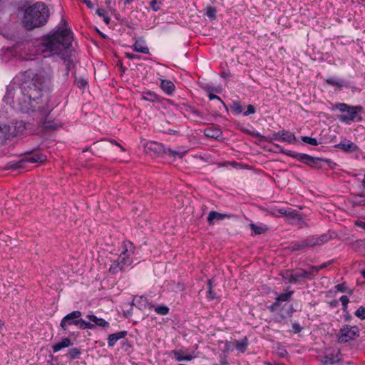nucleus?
I'll use <instances>...</instances> for the list:
<instances>
[{"instance_id": "obj_1", "label": "nucleus", "mask_w": 365, "mask_h": 365, "mask_svg": "<svg viewBox=\"0 0 365 365\" xmlns=\"http://www.w3.org/2000/svg\"><path fill=\"white\" fill-rule=\"evenodd\" d=\"M72 41V32L67 28L66 22L62 21L53 34L44 36L36 45L24 47L27 53L21 57L25 61L34 60L37 56L46 58L61 55L62 58H65L64 53L70 48Z\"/></svg>"}, {"instance_id": "obj_2", "label": "nucleus", "mask_w": 365, "mask_h": 365, "mask_svg": "<svg viewBox=\"0 0 365 365\" xmlns=\"http://www.w3.org/2000/svg\"><path fill=\"white\" fill-rule=\"evenodd\" d=\"M16 91L14 85H9L6 88V93L4 101L10 105L14 109L31 115L34 120L36 121L38 125L43 129L55 128L53 121L49 119V114L51 110L50 108H45L46 101L41 100L36 101L32 98L29 99L28 88L26 83L23 85L18 93V101H15Z\"/></svg>"}, {"instance_id": "obj_3", "label": "nucleus", "mask_w": 365, "mask_h": 365, "mask_svg": "<svg viewBox=\"0 0 365 365\" xmlns=\"http://www.w3.org/2000/svg\"><path fill=\"white\" fill-rule=\"evenodd\" d=\"M53 77V71L50 66L46 65L43 67L38 68L33 74L32 81L29 85H26L28 88L29 99L32 98L36 101L43 100L46 101L43 105L45 108H49L47 106V99L41 98V91L46 87L51 82Z\"/></svg>"}, {"instance_id": "obj_4", "label": "nucleus", "mask_w": 365, "mask_h": 365, "mask_svg": "<svg viewBox=\"0 0 365 365\" xmlns=\"http://www.w3.org/2000/svg\"><path fill=\"white\" fill-rule=\"evenodd\" d=\"M48 16L49 11L46 5L37 2L25 9L22 23L26 29L31 30L45 24Z\"/></svg>"}, {"instance_id": "obj_5", "label": "nucleus", "mask_w": 365, "mask_h": 365, "mask_svg": "<svg viewBox=\"0 0 365 365\" xmlns=\"http://www.w3.org/2000/svg\"><path fill=\"white\" fill-rule=\"evenodd\" d=\"M135 260V247L130 242H125L120 248V255L110 259L108 272L111 274L123 271Z\"/></svg>"}, {"instance_id": "obj_6", "label": "nucleus", "mask_w": 365, "mask_h": 365, "mask_svg": "<svg viewBox=\"0 0 365 365\" xmlns=\"http://www.w3.org/2000/svg\"><path fill=\"white\" fill-rule=\"evenodd\" d=\"M332 110H338L341 114L339 115V120L346 124L354 121H361L363 108L360 106H350L344 103H338L332 106Z\"/></svg>"}, {"instance_id": "obj_7", "label": "nucleus", "mask_w": 365, "mask_h": 365, "mask_svg": "<svg viewBox=\"0 0 365 365\" xmlns=\"http://www.w3.org/2000/svg\"><path fill=\"white\" fill-rule=\"evenodd\" d=\"M81 312L80 311H73L66 315L61 322V327L66 331L68 327L76 325L81 329L91 328L92 326L86 324V321L81 319Z\"/></svg>"}, {"instance_id": "obj_8", "label": "nucleus", "mask_w": 365, "mask_h": 365, "mask_svg": "<svg viewBox=\"0 0 365 365\" xmlns=\"http://www.w3.org/2000/svg\"><path fill=\"white\" fill-rule=\"evenodd\" d=\"M46 160V156L41 153H34L31 155H28L24 157V158L19 160H15L10 162L8 165V169H19L24 168L26 167V164L28 163H43Z\"/></svg>"}, {"instance_id": "obj_9", "label": "nucleus", "mask_w": 365, "mask_h": 365, "mask_svg": "<svg viewBox=\"0 0 365 365\" xmlns=\"http://www.w3.org/2000/svg\"><path fill=\"white\" fill-rule=\"evenodd\" d=\"M359 335V329L356 326L344 325L340 330L339 340L340 342H348L354 340Z\"/></svg>"}, {"instance_id": "obj_10", "label": "nucleus", "mask_w": 365, "mask_h": 365, "mask_svg": "<svg viewBox=\"0 0 365 365\" xmlns=\"http://www.w3.org/2000/svg\"><path fill=\"white\" fill-rule=\"evenodd\" d=\"M293 156L312 168H319L322 167V162L323 161L322 158L312 157L304 153H297Z\"/></svg>"}, {"instance_id": "obj_11", "label": "nucleus", "mask_w": 365, "mask_h": 365, "mask_svg": "<svg viewBox=\"0 0 365 365\" xmlns=\"http://www.w3.org/2000/svg\"><path fill=\"white\" fill-rule=\"evenodd\" d=\"M86 318L88 319V322H86V324L91 325V329H93L95 327L98 326L101 327H108L109 326V323L104 320L102 318H98L96 316L90 314L86 316Z\"/></svg>"}, {"instance_id": "obj_12", "label": "nucleus", "mask_w": 365, "mask_h": 365, "mask_svg": "<svg viewBox=\"0 0 365 365\" xmlns=\"http://www.w3.org/2000/svg\"><path fill=\"white\" fill-rule=\"evenodd\" d=\"M233 215L231 214L220 213L216 211H211L207 216V222L210 225L215 224V221H221L225 218H230Z\"/></svg>"}, {"instance_id": "obj_13", "label": "nucleus", "mask_w": 365, "mask_h": 365, "mask_svg": "<svg viewBox=\"0 0 365 365\" xmlns=\"http://www.w3.org/2000/svg\"><path fill=\"white\" fill-rule=\"evenodd\" d=\"M293 294L292 291L288 292L287 293L280 294L277 298L273 304L269 307V309L271 311L277 310L280 304L284 302H289L291 299V297Z\"/></svg>"}, {"instance_id": "obj_14", "label": "nucleus", "mask_w": 365, "mask_h": 365, "mask_svg": "<svg viewBox=\"0 0 365 365\" xmlns=\"http://www.w3.org/2000/svg\"><path fill=\"white\" fill-rule=\"evenodd\" d=\"M285 278L287 279L290 283H297L302 278H307V273L306 270L290 273L287 272Z\"/></svg>"}, {"instance_id": "obj_15", "label": "nucleus", "mask_w": 365, "mask_h": 365, "mask_svg": "<svg viewBox=\"0 0 365 365\" xmlns=\"http://www.w3.org/2000/svg\"><path fill=\"white\" fill-rule=\"evenodd\" d=\"M145 150L147 153L153 152L155 154H160L161 153H165V148L161 143L149 142L145 145Z\"/></svg>"}, {"instance_id": "obj_16", "label": "nucleus", "mask_w": 365, "mask_h": 365, "mask_svg": "<svg viewBox=\"0 0 365 365\" xmlns=\"http://www.w3.org/2000/svg\"><path fill=\"white\" fill-rule=\"evenodd\" d=\"M140 99L150 103H156L160 101V97L151 91L141 92Z\"/></svg>"}, {"instance_id": "obj_17", "label": "nucleus", "mask_w": 365, "mask_h": 365, "mask_svg": "<svg viewBox=\"0 0 365 365\" xmlns=\"http://www.w3.org/2000/svg\"><path fill=\"white\" fill-rule=\"evenodd\" d=\"M160 86L163 92L169 96L172 95L175 88L174 83L170 80H164L160 78Z\"/></svg>"}, {"instance_id": "obj_18", "label": "nucleus", "mask_w": 365, "mask_h": 365, "mask_svg": "<svg viewBox=\"0 0 365 365\" xmlns=\"http://www.w3.org/2000/svg\"><path fill=\"white\" fill-rule=\"evenodd\" d=\"M327 241V237L326 235H323L319 237H310L305 240H303V242H304L305 247H313L317 245L322 244Z\"/></svg>"}, {"instance_id": "obj_19", "label": "nucleus", "mask_w": 365, "mask_h": 365, "mask_svg": "<svg viewBox=\"0 0 365 365\" xmlns=\"http://www.w3.org/2000/svg\"><path fill=\"white\" fill-rule=\"evenodd\" d=\"M133 304L137 305L140 309L148 308L152 309L154 305L152 303L148 302L146 297L143 296L137 297L133 299Z\"/></svg>"}, {"instance_id": "obj_20", "label": "nucleus", "mask_w": 365, "mask_h": 365, "mask_svg": "<svg viewBox=\"0 0 365 365\" xmlns=\"http://www.w3.org/2000/svg\"><path fill=\"white\" fill-rule=\"evenodd\" d=\"M127 335L126 331H121L117 333L110 334L108 338V345L110 347L113 346L115 343L120 339L124 338Z\"/></svg>"}, {"instance_id": "obj_21", "label": "nucleus", "mask_w": 365, "mask_h": 365, "mask_svg": "<svg viewBox=\"0 0 365 365\" xmlns=\"http://www.w3.org/2000/svg\"><path fill=\"white\" fill-rule=\"evenodd\" d=\"M133 50L136 52L148 54L149 53V48L146 45L145 42L143 40L138 39L135 41V43L133 46Z\"/></svg>"}, {"instance_id": "obj_22", "label": "nucleus", "mask_w": 365, "mask_h": 365, "mask_svg": "<svg viewBox=\"0 0 365 365\" xmlns=\"http://www.w3.org/2000/svg\"><path fill=\"white\" fill-rule=\"evenodd\" d=\"M204 133L205 136L213 139H218L222 134L220 128L215 127H209L206 128Z\"/></svg>"}, {"instance_id": "obj_23", "label": "nucleus", "mask_w": 365, "mask_h": 365, "mask_svg": "<svg viewBox=\"0 0 365 365\" xmlns=\"http://www.w3.org/2000/svg\"><path fill=\"white\" fill-rule=\"evenodd\" d=\"M3 129V137L9 138L10 136H16L17 135L16 130L15 128L14 121L11 122L10 124L4 125L2 127Z\"/></svg>"}, {"instance_id": "obj_24", "label": "nucleus", "mask_w": 365, "mask_h": 365, "mask_svg": "<svg viewBox=\"0 0 365 365\" xmlns=\"http://www.w3.org/2000/svg\"><path fill=\"white\" fill-rule=\"evenodd\" d=\"M72 344L71 340L68 338H63L59 342L53 344L52 349L54 353L61 351L64 348H67Z\"/></svg>"}, {"instance_id": "obj_25", "label": "nucleus", "mask_w": 365, "mask_h": 365, "mask_svg": "<svg viewBox=\"0 0 365 365\" xmlns=\"http://www.w3.org/2000/svg\"><path fill=\"white\" fill-rule=\"evenodd\" d=\"M336 147L346 152H354L357 149V146L349 140L342 141Z\"/></svg>"}, {"instance_id": "obj_26", "label": "nucleus", "mask_w": 365, "mask_h": 365, "mask_svg": "<svg viewBox=\"0 0 365 365\" xmlns=\"http://www.w3.org/2000/svg\"><path fill=\"white\" fill-rule=\"evenodd\" d=\"M204 89L206 91V93H207L208 98L210 101L218 100L221 103H223V102L222 101V100L220 99V98L219 96L212 93V92L220 93V88L219 87L212 88L211 86H205L204 88Z\"/></svg>"}, {"instance_id": "obj_27", "label": "nucleus", "mask_w": 365, "mask_h": 365, "mask_svg": "<svg viewBox=\"0 0 365 365\" xmlns=\"http://www.w3.org/2000/svg\"><path fill=\"white\" fill-rule=\"evenodd\" d=\"M172 354L178 361H190L194 358L191 354L183 355L182 350H173L172 351Z\"/></svg>"}, {"instance_id": "obj_28", "label": "nucleus", "mask_w": 365, "mask_h": 365, "mask_svg": "<svg viewBox=\"0 0 365 365\" xmlns=\"http://www.w3.org/2000/svg\"><path fill=\"white\" fill-rule=\"evenodd\" d=\"M325 82L330 86H336L339 88L346 86V83L344 81L335 77L326 78Z\"/></svg>"}, {"instance_id": "obj_29", "label": "nucleus", "mask_w": 365, "mask_h": 365, "mask_svg": "<svg viewBox=\"0 0 365 365\" xmlns=\"http://www.w3.org/2000/svg\"><path fill=\"white\" fill-rule=\"evenodd\" d=\"M280 141L292 144L295 141V136L291 132L283 130L281 132Z\"/></svg>"}, {"instance_id": "obj_30", "label": "nucleus", "mask_w": 365, "mask_h": 365, "mask_svg": "<svg viewBox=\"0 0 365 365\" xmlns=\"http://www.w3.org/2000/svg\"><path fill=\"white\" fill-rule=\"evenodd\" d=\"M351 200L354 205L365 206V195H353Z\"/></svg>"}, {"instance_id": "obj_31", "label": "nucleus", "mask_w": 365, "mask_h": 365, "mask_svg": "<svg viewBox=\"0 0 365 365\" xmlns=\"http://www.w3.org/2000/svg\"><path fill=\"white\" fill-rule=\"evenodd\" d=\"M14 124L17 135L22 134L27 129V126L29 125V124L24 123L23 120H15Z\"/></svg>"}, {"instance_id": "obj_32", "label": "nucleus", "mask_w": 365, "mask_h": 365, "mask_svg": "<svg viewBox=\"0 0 365 365\" xmlns=\"http://www.w3.org/2000/svg\"><path fill=\"white\" fill-rule=\"evenodd\" d=\"M235 344L237 350L240 353H244L247 348L248 341L247 338H244L241 341H236Z\"/></svg>"}, {"instance_id": "obj_33", "label": "nucleus", "mask_w": 365, "mask_h": 365, "mask_svg": "<svg viewBox=\"0 0 365 365\" xmlns=\"http://www.w3.org/2000/svg\"><path fill=\"white\" fill-rule=\"evenodd\" d=\"M165 153L168 155L170 157L181 158L185 155V154L186 153V151L180 152L177 150H172L170 148H167L165 150Z\"/></svg>"}, {"instance_id": "obj_34", "label": "nucleus", "mask_w": 365, "mask_h": 365, "mask_svg": "<svg viewBox=\"0 0 365 365\" xmlns=\"http://www.w3.org/2000/svg\"><path fill=\"white\" fill-rule=\"evenodd\" d=\"M153 308H154L155 312L162 316L167 315L169 313V307L165 304L158 305V306H154Z\"/></svg>"}, {"instance_id": "obj_35", "label": "nucleus", "mask_w": 365, "mask_h": 365, "mask_svg": "<svg viewBox=\"0 0 365 365\" xmlns=\"http://www.w3.org/2000/svg\"><path fill=\"white\" fill-rule=\"evenodd\" d=\"M302 140L304 143L312 145H318L319 143L317 138H311V137H308V136H303L302 138Z\"/></svg>"}, {"instance_id": "obj_36", "label": "nucleus", "mask_w": 365, "mask_h": 365, "mask_svg": "<svg viewBox=\"0 0 365 365\" xmlns=\"http://www.w3.org/2000/svg\"><path fill=\"white\" fill-rule=\"evenodd\" d=\"M81 355V351L78 348L71 349L68 352V356L72 359H77Z\"/></svg>"}, {"instance_id": "obj_37", "label": "nucleus", "mask_w": 365, "mask_h": 365, "mask_svg": "<svg viewBox=\"0 0 365 365\" xmlns=\"http://www.w3.org/2000/svg\"><path fill=\"white\" fill-rule=\"evenodd\" d=\"M232 111L235 114H240L242 112V108L240 103L233 102L231 106Z\"/></svg>"}, {"instance_id": "obj_38", "label": "nucleus", "mask_w": 365, "mask_h": 365, "mask_svg": "<svg viewBox=\"0 0 365 365\" xmlns=\"http://www.w3.org/2000/svg\"><path fill=\"white\" fill-rule=\"evenodd\" d=\"M356 317L359 318L360 319H365V307L361 306L359 307L356 312H354Z\"/></svg>"}, {"instance_id": "obj_39", "label": "nucleus", "mask_w": 365, "mask_h": 365, "mask_svg": "<svg viewBox=\"0 0 365 365\" xmlns=\"http://www.w3.org/2000/svg\"><path fill=\"white\" fill-rule=\"evenodd\" d=\"M217 11L214 7H208L206 9V15L210 19H215L216 17Z\"/></svg>"}, {"instance_id": "obj_40", "label": "nucleus", "mask_w": 365, "mask_h": 365, "mask_svg": "<svg viewBox=\"0 0 365 365\" xmlns=\"http://www.w3.org/2000/svg\"><path fill=\"white\" fill-rule=\"evenodd\" d=\"M160 0H153L150 4V7L155 11H158L160 9Z\"/></svg>"}, {"instance_id": "obj_41", "label": "nucleus", "mask_w": 365, "mask_h": 365, "mask_svg": "<svg viewBox=\"0 0 365 365\" xmlns=\"http://www.w3.org/2000/svg\"><path fill=\"white\" fill-rule=\"evenodd\" d=\"M305 245H304V242H303V241L302 242H297L294 244H293L292 246H291V249L292 250H302L304 248H305Z\"/></svg>"}, {"instance_id": "obj_42", "label": "nucleus", "mask_w": 365, "mask_h": 365, "mask_svg": "<svg viewBox=\"0 0 365 365\" xmlns=\"http://www.w3.org/2000/svg\"><path fill=\"white\" fill-rule=\"evenodd\" d=\"M250 227L255 234H261L264 232L265 229L262 227L257 226L254 224H251Z\"/></svg>"}, {"instance_id": "obj_43", "label": "nucleus", "mask_w": 365, "mask_h": 365, "mask_svg": "<svg viewBox=\"0 0 365 365\" xmlns=\"http://www.w3.org/2000/svg\"><path fill=\"white\" fill-rule=\"evenodd\" d=\"M307 273V278H310L311 276H314L317 272V268L316 266L311 267L309 270H306Z\"/></svg>"}, {"instance_id": "obj_44", "label": "nucleus", "mask_w": 365, "mask_h": 365, "mask_svg": "<svg viewBox=\"0 0 365 365\" xmlns=\"http://www.w3.org/2000/svg\"><path fill=\"white\" fill-rule=\"evenodd\" d=\"M233 350V344L230 341H226L224 348H223V352L227 353L230 351H232Z\"/></svg>"}, {"instance_id": "obj_45", "label": "nucleus", "mask_w": 365, "mask_h": 365, "mask_svg": "<svg viewBox=\"0 0 365 365\" xmlns=\"http://www.w3.org/2000/svg\"><path fill=\"white\" fill-rule=\"evenodd\" d=\"M341 304L344 307V309H346L347 307L348 303L349 302V298L347 296L343 295L339 299Z\"/></svg>"}, {"instance_id": "obj_46", "label": "nucleus", "mask_w": 365, "mask_h": 365, "mask_svg": "<svg viewBox=\"0 0 365 365\" xmlns=\"http://www.w3.org/2000/svg\"><path fill=\"white\" fill-rule=\"evenodd\" d=\"M255 113V109L253 106L249 105L247 107V110L244 112V115L247 116L250 114H253Z\"/></svg>"}, {"instance_id": "obj_47", "label": "nucleus", "mask_w": 365, "mask_h": 365, "mask_svg": "<svg viewBox=\"0 0 365 365\" xmlns=\"http://www.w3.org/2000/svg\"><path fill=\"white\" fill-rule=\"evenodd\" d=\"M335 289L340 292H346V287L344 284H339L335 286Z\"/></svg>"}, {"instance_id": "obj_48", "label": "nucleus", "mask_w": 365, "mask_h": 365, "mask_svg": "<svg viewBox=\"0 0 365 365\" xmlns=\"http://www.w3.org/2000/svg\"><path fill=\"white\" fill-rule=\"evenodd\" d=\"M96 14H98V16L103 18L106 15H107V11L106 9L103 8H98L96 10Z\"/></svg>"}, {"instance_id": "obj_49", "label": "nucleus", "mask_w": 365, "mask_h": 365, "mask_svg": "<svg viewBox=\"0 0 365 365\" xmlns=\"http://www.w3.org/2000/svg\"><path fill=\"white\" fill-rule=\"evenodd\" d=\"M76 83L78 88H83L86 86L87 82L83 79H79L76 81Z\"/></svg>"}, {"instance_id": "obj_50", "label": "nucleus", "mask_w": 365, "mask_h": 365, "mask_svg": "<svg viewBox=\"0 0 365 365\" xmlns=\"http://www.w3.org/2000/svg\"><path fill=\"white\" fill-rule=\"evenodd\" d=\"M208 285H209V292H208V294H207V298L211 300V299H215V296L212 292V286H211V282L210 281H209Z\"/></svg>"}, {"instance_id": "obj_51", "label": "nucleus", "mask_w": 365, "mask_h": 365, "mask_svg": "<svg viewBox=\"0 0 365 365\" xmlns=\"http://www.w3.org/2000/svg\"><path fill=\"white\" fill-rule=\"evenodd\" d=\"M125 56L129 59H140V57L138 55L131 53H125Z\"/></svg>"}, {"instance_id": "obj_52", "label": "nucleus", "mask_w": 365, "mask_h": 365, "mask_svg": "<svg viewBox=\"0 0 365 365\" xmlns=\"http://www.w3.org/2000/svg\"><path fill=\"white\" fill-rule=\"evenodd\" d=\"M356 225L360 227L365 230V220H358L356 222Z\"/></svg>"}, {"instance_id": "obj_53", "label": "nucleus", "mask_w": 365, "mask_h": 365, "mask_svg": "<svg viewBox=\"0 0 365 365\" xmlns=\"http://www.w3.org/2000/svg\"><path fill=\"white\" fill-rule=\"evenodd\" d=\"M337 361V360H335V359H332V358H331V357H329V356H326V357L324 358V362H325L326 364H333V363H334V362H335V361Z\"/></svg>"}, {"instance_id": "obj_54", "label": "nucleus", "mask_w": 365, "mask_h": 365, "mask_svg": "<svg viewBox=\"0 0 365 365\" xmlns=\"http://www.w3.org/2000/svg\"><path fill=\"white\" fill-rule=\"evenodd\" d=\"M273 214L275 215H286L287 212L282 209H279V210H276L274 212H273Z\"/></svg>"}, {"instance_id": "obj_55", "label": "nucleus", "mask_w": 365, "mask_h": 365, "mask_svg": "<svg viewBox=\"0 0 365 365\" xmlns=\"http://www.w3.org/2000/svg\"><path fill=\"white\" fill-rule=\"evenodd\" d=\"M281 132L273 133V139L276 140H280Z\"/></svg>"}, {"instance_id": "obj_56", "label": "nucleus", "mask_w": 365, "mask_h": 365, "mask_svg": "<svg viewBox=\"0 0 365 365\" xmlns=\"http://www.w3.org/2000/svg\"><path fill=\"white\" fill-rule=\"evenodd\" d=\"M327 266V263H323L319 266H316V267L317 268V271L319 272V270L325 268Z\"/></svg>"}, {"instance_id": "obj_57", "label": "nucleus", "mask_w": 365, "mask_h": 365, "mask_svg": "<svg viewBox=\"0 0 365 365\" xmlns=\"http://www.w3.org/2000/svg\"><path fill=\"white\" fill-rule=\"evenodd\" d=\"M103 21L108 25L110 21V19L108 15H106L103 18Z\"/></svg>"}, {"instance_id": "obj_58", "label": "nucleus", "mask_w": 365, "mask_h": 365, "mask_svg": "<svg viewBox=\"0 0 365 365\" xmlns=\"http://www.w3.org/2000/svg\"><path fill=\"white\" fill-rule=\"evenodd\" d=\"M83 1L87 5L88 7L91 8L93 6V4L90 0H83Z\"/></svg>"}, {"instance_id": "obj_59", "label": "nucleus", "mask_w": 365, "mask_h": 365, "mask_svg": "<svg viewBox=\"0 0 365 365\" xmlns=\"http://www.w3.org/2000/svg\"><path fill=\"white\" fill-rule=\"evenodd\" d=\"M293 329H295L297 331H300V326H299V324H298L297 323H294L293 324Z\"/></svg>"}, {"instance_id": "obj_60", "label": "nucleus", "mask_w": 365, "mask_h": 365, "mask_svg": "<svg viewBox=\"0 0 365 365\" xmlns=\"http://www.w3.org/2000/svg\"><path fill=\"white\" fill-rule=\"evenodd\" d=\"M3 137V129L2 127L0 126V138Z\"/></svg>"}, {"instance_id": "obj_61", "label": "nucleus", "mask_w": 365, "mask_h": 365, "mask_svg": "<svg viewBox=\"0 0 365 365\" xmlns=\"http://www.w3.org/2000/svg\"><path fill=\"white\" fill-rule=\"evenodd\" d=\"M361 274L365 278V269L361 271Z\"/></svg>"}, {"instance_id": "obj_62", "label": "nucleus", "mask_w": 365, "mask_h": 365, "mask_svg": "<svg viewBox=\"0 0 365 365\" xmlns=\"http://www.w3.org/2000/svg\"><path fill=\"white\" fill-rule=\"evenodd\" d=\"M3 324V322L0 320V329L2 327Z\"/></svg>"}, {"instance_id": "obj_63", "label": "nucleus", "mask_w": 365, "mask_h": 365, "mask_svg": "<svg viewBox=\"0 0 365 365\" xmlns=\"http://www.w3.org/2000/svg\"><path fill=\"white\" fill-rule=\"evenodd\" d=\"M133 1V0H126V3H127V4H129V3H130L131 1Z\"/></svg>"}, {"instance_id": "obj_64", "label": "nucleus", "mask_w": 365, "mask_h": 365, "mask_svg": "<svg viewBox=\"0 0 365 365\" xmlns=\"http://www.w3.org/2000/svg\"><path fill=\"white\" fill-rule=\"evenodd\" d=\"M285 153H286L287 155H290L289 153H287V152H285Z\"/></svg>"}]
</instances>
